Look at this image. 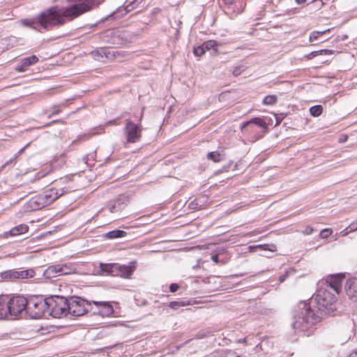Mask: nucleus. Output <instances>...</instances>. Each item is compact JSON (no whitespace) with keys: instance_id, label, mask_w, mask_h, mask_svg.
<instances>
[{"instance_id":"obj_1","label":"nucleus","mask_w":357,"mask_h":357,"mask_svg":"<svg viewBox=\"0 0 357 357\" xmlns=\"http://www.w3.org/2000/svg\"><path fill=\"white\" fill-rule=\"evenodd\" d=\"M73 5L63 9L56 6L51 7L42 12L36 22L23 20L22 23L35 29L42 27L45 29L64 24L79 16L97 8L104 0H67Z\"/></svg>"},{"instance_id":"obj_2","label":"nucleus","mask_w":357,"mask_h":357,"mask_svg":"<svg viewBox=\"0 0 357 357\" xmlns=\"http://www.w3.org/2000/svg\"><path fill=\"white\" fill-rule=\"evenodd\" d=\"M319 320V314H317L305 302H301L294 311L292 328L296 332L307 331Z\"/></svg>"},{"instance_id":"obj_3","label":"nucleus","mask_w":357,"mask_h":357,"mask_svg":"<svg viewBox=\"0 0 357 357\" xmlns=\"http://www.w3.org/2000/svg\"><path fill=\"white\" fill-rule=\"evenodd\" d=\"M335 301V296L328 289L321 288L318 290L314 298H311L307 304L312 307V305L316 303L317 307L316 314L321 317L323 312L325 314H331L333 312V303Z\"/></svg>"},{"instance_id":"obj_4","label":"nucleus","mask_w":357,"mask_h":357,"mask_svg":"<svg viewBox=\"0 0 357 357\" xmlns=\"http://www.w3.org/2000/svg\"><path fill=\"white\" fill-rule=\"evenodd\" d=\"M47 298L33 297L27 299L26 314L31 319H40L47 315Z\"/></svg>"},{"instance_id":"obj_5","label":"nucleus","mask_w":357,"mask_h":357,"mask_svg":"<svg viewBox=\"0 0 357 357\" xmlns=\"http://www.w3.org/2000/svg\"><path fill=\"white\" fill-rule=\"evenodd\" d=\"M47 315L61 318L68 314V299L63 296H53L47 298Z\"/></svg>"},{"instance_id":"obj_6","label":"nucleus","mask_w":357,"mask_h":357,"mask_svg":"<svg viewBox=\"0 0 357 357\" xmlns=\"http://www.w3.org/2000/svg\"><path fill=\"white\" fill-rule=\"evenodd\" d=\"M68 314L75 317L84 314L93 310L92 303L79 297H71L68 299Z\"/></svg>"},{"instance_id":"obj_7","label":"nucleus","mask_w":357,"mask_h":357,"mask_svg":"<svg viewBox=\"0 0 357 357\" xmlns=\"http://www.w3.org/2000/svg\"><path fill=\"white\" fill-rule=\"evenodd\" d=\"M10 315L18 316L22 314H26L27 299L24 296H17L10 297L8 296Z\"/></svg>"},{"instance_id":"obj_8","label":"nucleus","mask_w":357,"mask_h":357,"mask_svg":"<svg viewBox=\"0 0 357 357\" xmlns=\"http://www.w3.org/2000/svg\"><path fill=\"white\" fill-rule=\"evenodd\" d=\"M142 126L134 123L130 120H127L124 128V134L126 141L128 143H135L139 142L142 137Z\"/></svg>"},{"instance_id":"obj_9","label":"nucleus","mask_w":357,"mask_h":357,"mask_svg":"<svg viewBox=\"0 0 357 357\" xmlns=\"http://www.w3.org/2000/svg\"><path fill=\"white\" fill-rule=\"evenodd\" d=\"M36 272L33 269L8 270L1 273V277L5 280H15L29 279L34 277Z\"/></svg>"},{"instance_id":"obj_10","label":"nucleus","mask_w":357,"mask_h":357,"mask_svg":"<svg viewBox=\"0 0 357 357\" xmlns=\"http://www.w3.org/2000/svg\"><path fill=\"white\" fill-rule=\"evenodd\" d=\"M93 314H98L102 317H109L114 312L112 305L107 301H92Z\"/></svg>"},{"instance_id":"obj_11","label":"nucleus","mask_w":357,"mask_h":357,"mask_svg":"<svg viewBox=\"0 0 357 357\" xmlns=\"http://www.w3.org/2000/svg\"><path fill=\"white\" fill-rule=\"evenodd\" d=\"M63 192H59V190L54 188H50L40 194L46 206L52 204L54 200L59 198Z\"/></svg>"},{"instance_id":"obj_12","label":"nucleus","mask_w":357,"mask_h":357,"mask_svg":"<svg viewBox=\"0 0 357 357\" xmlns=\"http://www.w3.org/2000/svg\"><path fill=\"white\" fill-rule=\"evenodd\" d=\"M345 291L349 298L357 303V280H348L345 284Z\"/></svg>"},{"instance_id":"obj_13","label":"nucleus","mask_w":357,"mask_h":357,"mask_svg":"<svg viewBox=\"0 0 357 357\" xmlns=\"http://www.w3.org/2000/svg\"><path fill=\"white\" fill-rule=\"evenodd\" d=\"M132 264H135V262ZM117 270H116L115 276H120L122 278H129L135 270V265H119L116 264Z\"/></svg>"},{"instance_id":"obj_14","label":"nucleus","mask_w":357,"mask_h":357,"mask_svg":"<svg viewBox=\"0 0 357 357\" xmlns=\"http://www.w3.org/2000/svg\"><path fill=\"white\" fill-rule=\"evenodd\" d=\"M46 206L40 195L32 197L27 203L26 209L29 211H36Z\"/></svg>"},{"instance_id":"obj_15","label":"nucleus","mask_w":357,"mask_h":357,"mask_svg":"<svg viewBox=\"0 0 357 357\" xmlns=\"http://www.w3.org/2000/svg\"><path fill=\"white\" fill-rule=\"evenodd\" d=\"M38 61V58L35 55L24 58L21 60L20 64L15 67V70L18 72H24L29 66L35 64Z\"/></svg>"},{"instance_id":"obj_16","label":"nucleus","mask_w":357,"mask_h":357,"mask_svg":"<svg viewBox=\"0 0 357 357\" xmlns=\"http://www.w3.org/2000/svg\"><path fill=\"white\" fill-rule=\"evenodd\" d=\"M8 295L0 296V319H5L10 315Z\"/></svg>"},{"instance_id":"obj_17","label":"nucleus","mask_w":357,"mask_h":357,"mask_svg":"<svg viewBox=\"0 0 357 357\" xmlns=\"http://www.w3.org/2000/svg\"><path fill=\"white\" fill-rule=\"evenodd\" d=\"M343 278L340 275H333L329 277L326 282L329 284L331 289L336 294H339L342 287V282Z\"/></svg>"},{"instance_id":"obj_18","label":"nucleus","mask_w":357,"mask_h":357,"mask_svg":"<svg viewBox=\"0 0 357 357\" xmlns=\"http://www.w3.org/2000/svg\"><path fill=\"white\" fill-rule=\"evenodd\" d=\"M253 126H258L259 128L264 129V132H266V129L267 128L266 123L264 119L260 117L251 119L250 121L243 122L242 123V128L252 127Z\"/></svg>"},{"instance_id":"obj_19","label":"nucleus","mask_w":357,"mask_h":357,"mask_svg":"<svg viewBox=\"0 0 357 357\" xmlns=\"http://www.w3.org/2000/svg\"><path fill=\"white\" fill-rule=\"evenodd\" d=\"M60 266L61 275L73 274L77 272L76 264L70 262L59 264Z\"/></svg>"},{"instance_id":"obj_20","label":"nucleus","mask_w":357,"mask_h":357,"mask_svg":"<svg viewBox=\"0 0 357 357\" xmlns=\"http://www.w3.org/2000/svg\"><path fill=\"white\" fill-rule=\"evenodd\" d=\"M43 275L46 278H52L61 275L59 264H54L47 267L43 272Z\"/></svg>"},{"instance_id":"obj_21","label":"nucleus","mask_w":357,"mask_h":357,"mask_svg":"<svg viewBox=\"0 0 357 357\" xmlns=\"http://www.w3.org/2000/svg\"><path fill=\"white\" fill-rule=\"evenodd\" d=\"M100 271L102 273H105L106 275H112L115 276L116 275V270H117L116 268V264H100Z\"/></svg>"},{"instance_id":"obj_22","label":"nucleus","mask_w":357,"mask_h":357,"mask_svg":"<svg viewBox=\"0 0 357 357\" xmlns=\"http://www.w3.org/2000/svg\"><path fill=\"white\" fill-rule=\"evenodd\" d=\"M29 230L26 225L22 224L12 228L8 232H6V235L9 234L10 236H17L26 233Z\"/></svg>"},{"instance_id":"obj_23","label":"nucleus","mask_w":357,"mask_h":357,"mask_svg":"<svg viewBox=\"0 0 357 357\" xmlns=\"http://www.w3.org/2000/svg\"><path fill=\"white\" fill-rule=\"evenodd\" d=\"M205 51L206 50H212V54H216L218 52V47L220 46V44L216 40H209L204 42L202 44Z\"/></svg>"},{"instance_id":"obj_24","label":"nucleus","mask_w":357,"mask_h":357,"mask_svg":"<svg viewBox=\"0 0 357 357\" xmlns=\"http://www.w3.org/2000/svg\"><path fill=\"white\" fill-rule=\"evenodd\" d=\"M126 235V231L116 229V230H113V231H109L108 233H107L106 236L108 238L113 239V238H121V237L125 236Z\"/></svg>"},{"instance_id":"obj_25","label":"nucleus","mask_w":357,"mask_h":357,"mask_svg":"<svg viewBox=\"0 0 357 357\" xmlns=\"http://www.w3.org/2000/svg\"><path fill=\"white\" fill-rule=\"evenodd\" d=\"M97 129L98 130V131L96 132V133L103 132V130H104V128L102 126H99ZM95 134H96V132H93L91 134L80 135L77 137V139L76 140L73 142V144H75L77 141H79V140L85 141L86 139H89L91 136H92Z\"/></svg>"},{"instance_id":"obj_26","label":"nucleus","mask_w":357,"mask_h":357,"mask_svg":"<svg viewBox=\"0 0 357 357\" xmlns=\"http://www.w3.org/2000/svg\"><path fill=\"white\" fill-rule=\"evenodd\" d=\"M277 100H278L277 96H275V95H268V96H266L263 99L262 102H263L264 105H274L277 102Z\"/></svg>"},{"instance_id":"obj_27","label":"nucleus","mask_w":357,"mask_h":357,"mask_svg":"<svg viewBox=\"0 0 357 357\" xmlns=\"http://www.w3.org/2000/svg\"><path fill=\"white\" fill-rule=\"evenodd\" d=\"M329 31H330V29H326V30L321 31H312L310 36V41L313 42V41L317 40L321 36L325 34L326 33L328 32Z\"/></svg>"},{"instance_id":"obj_28","label":"nucleus","mask_w":357,"mask_h":357,"mask_svg":"<svg viewBox=\"0 0 357 357\" xmlns=\"http://www.w3.org/2000/svg\"><path fill=\"white\" fill-rule=\"evenodd\" d=\"M323 108L321 105H314L310 109V112L313 116H319L321 114Z\"/></svg>"},{"instance_id":"obj_29","label":"nucleus","mask_w":357,"mask_h":357,"mask_svg":"<svg viewBox=\"0 0 357 357\" xmlns=\"http://www.w3.org/2000/svg\"><path fill=\"white\" fill-rule=\"evenodd\" d=\"M256 248L263 250H269L271 252H275L277 250L276 245L274 244L258 245Z\"/></svg>"},{"instance_id":"obj_30","label":"nucleus","mask_w":357,"mask_h":357,"mask_svg":"<svg viewBox=\"0 0 357 357\" xmlns=\"http://www.w3.org/2000/svg\"><path fill=\"white\" fill-rule=\"evenodd\" d=\"M188 303L183 301H172L169 303V306L174 310H176L180 307H183L187 305Z\"/></svg>"},{"instance_id":"obj_31","label":"nucleus","mask_w":357,"mask_h":357,"mask_svg":"<svg viewBox=\"0 0 357 357\" xmlns=\"http://www.w3.org/2000/svg\"><path fill=\"white\" fill-rule=\"evenodd\" d=\"M207 158L214 162H219L220 161V154L217 151L210 152L207 155Z\"/></svg>"},{"instance_id":"obj_32","label":"nucleus","mask_w":357,"mask_h":357,"mask_svg":"<svg viewBox=\"0 0 357 357\" xmlns=\"http://www.w3.org/2000/svg\"><path fill=\"white\" fill-rule=\"evenodd\" d=\"M346 229L349 230L348 231H345V230L341 231L342 236H345L351 231L357 230V220L353 222Z\"/></svg>"},{"instance_id":"obj_33","label":"nucleus","mask_w":357,"mask_h":357,"mask_svg":"<svg viewBox=\"0 0 357 357\" xmlns=\"http://www.w3.org/2000/svg\"><path fill=\"white\" fill-rule=\"evenodd\" d=\"M206 52L203 45H199L194 48V54L197 56H201Z\"/></svg>"},{"instance_id":"obj_34","label":"nucleus","mask_w":357,"mask_h":357,"mask_svg":"<svg viewBox=\"0 0 357 357\" xmlns=\"http://www.w3.org/2000/svg\"><path fill=\"white\" fill-rule=\"evenodd\" d=\"M332 234L331 229H324L320 231L319 236L321 238H326Z\"/></svg>"},{"instance_id":"obj_35","label":"nucleus","mask_w":357,"mask_h":357,"mask_svg":"<svg viewBox=\"0 0 357 357\" xmlns=\"http://www.w3.org/2000/svg\"><path fill=\"white\" fill-rule=\"evenodd\" d=\"M121 208H122V207H121V204L119 203H117V204L116 203L109 207V211L111 213H115L119 211H121Z\"/></svg>"},{"instance_id":"obj_36","label":"nucleus","mask_w":357,"mask_h":357,"mask_svg":"<svg viewBox=\"0 0 357 357\" xmlns=\"http://www.w3.org/2000/svg\"><path fill=\"white\" fill-rule=\"evenodd\" d=\"M317 52H318V55H319V54L331 55L333 53V51L331 50H318Z\"/></svg>"},{"instance_id":"obj_37","label":"nucleus","mask_w":357,"mask_h":357,"mask_svg":"<svg viewBox=\"0 0 357 357\" xmlns=\"http://www.w3.org/2000/svg\"><path fill=\"white\" fill-rule=\"evenodd\" d=\"M29 144L24 146L23 148H22L15 155V157L13 158V160H15L20 155H21L25 150V149L29 146ZM13 160H10V162H11Z\"/></svg>"},{"instance_id":"obj_38","label":"nucleus","mask_w":357,"mask_h":357,"mask_svg":"<svg viewBox=\"0 0 357 357\" xmlns=\"http://www.w3.org/2000/svg\"><path fill=\"white\" fill-rule=\"evenodd\" d=\"M312 232H313V228L310 226L306 227L305 229L303 231V234L305 235L311 234Z\"/></svg>"},{"instance_id":"obj_39","label":"nucleus","mask_w":357,"mask_h":357,"mask_svg":"<svg viewBox=\"0 0 357 357\" xmlns=\"http://www.w3.org/2000/svg\"><path fill=\"white\" fill-rule=\"evenodd\" d=\"M318 52H319L317 51L312 52L309 54L306 55L305 58H306L308 60L312 59L318 55Z\"/></svg>"},{"instance_id":"obj_40","label":"nucleus","mask_w":357,"mask_h":357,"mask_svg":"<svg viewBox=\"0 0 357 357\" xmlns=\"http://www.w3.org/2000/svg\"><path fill=\"white\" fill-rule=\"evenodd\" d=\"M178 285L176 283H172L169 286V290L171 292H175L178 289Z\"/></svg>"},{"instance_id":"obj_41","label":"nucleus","mask_w":357,"mask_h":357,"mask_svg":"<svg viewBox=\"0 0 357 357\" xmlns=\"http://www.w3.org/2000/svg\"><path fill=\"white\" fill-rule=\"evenodd\" d=\"M242 70H243L241 66L236 67L233 71V75L234 76H238L241 73Z\"/></svg>"},{"instance_id":"obj_42","label":"nucleus","mask_w":357,"mask_h":357,"mask_svg":"<svg viewBox=\"0 0 357 357\" xmlns=\"http://www.w3.org/2000/svg\"><path fill=\"white\" fill-rule=\"evenodd\" d=\"M241 128L242 130H244L246 132H255V126L252 127H248V128H242V124L241 125Z\"/></svg>"},{"instance_id":"obj_43","label":"nucleus","mask_w":357,"mask_h":357,"mask_svg":"<svg viewBox=\"0 0 357 357\" xmlns=\"http://www.w3.org/2000/svg\"><path fill=\"white\" fill-rule=\"evenodd\" d=\"M60 112H61L60 109H56V110L53 111L52 112V114L48 116V118L50 119L52 116L58 114Z\"/></svg>"},{"instance_id":"obj_44","label":"nucleus","mask_w":357,"mask_h":357,"mask_svg":"<svg viewBox=\"0 0 357 357\" xmlns=\"http://www.w3.org/2000/svg\"><path fill=\"white\" fill-rule=\"evenodd\" d=\"M218 255H214L211 257V259L215 262V263H218L219 261V259H218Z\"/></svg>"},{"instance_id":"obj_45","label":"nucleus","mask_w":357,"mask_h":357,"mask_svg":"<svg viewBox=\"0 0 357 357\" xmlns=\"http://www.w3.org/2000/svg\"><path fill=\"white\" fill-rule=\"evenodd\" d=\"M349 357H357V349L351 352Z\"/></svg>"},{"instance_id":"obj_46","label":"nucleus","mask_w":357,"mask_h":357,"mask_svg":"<svg viewBox=\"0 0 357 357\" xmlns=\"http://www.w3.org/2000/svg\"><path fill=\"white\" fill-rule=\"evenodd\" d=\"M347 136H342L340 138V142H344L347 140Z\"/></svg>"},{"instance_id":"obj_47","label":"nucleus","mask_w":357,"mask_h":357,"mask_svg":"<svg viewBox=\"0 0 357 357\" xmlns=\"http://www.w3.org/2000/svg\"><path fill=\"white\" fill-rule=\"evenodd\" d=\"M296 2L298 4L304 3L306 0H295Z\"/></svg>"},{"instance_id":"obj_48","label":"nucleus","mask_w":357,"mask_h":357,"mask_svg":"<svg viewBox=\"0 0 357 357\" xmlns=\"http://www.w3.org/2000/svg\"><path fill=\"white\" fill-rule=\"evenodd\" d=\"M284 276H280V280L281 282H283V281H284Z\"/></svg>"},{"instance_id":"obj_49","label":"nucleus","mask_w":357,"mask_h":357,"mask_svg":"<svg viewBox=\"0 0 357 357\" xmlns=\"http://www.w3.org/2000/svg\"><path fill=\"white\" fill-rule=\"evenodd\" d=\"M112 123H113V121H109V122L107 123V124H108V125L109 124H112Z\"/></svg>"},{"instance_id":"obj_50","label":"nucleus","mask_w":357,"mask_h":357,"mask_svg":"<svg viewBox=\"0 0 357 357\" xmlns=\"http://www.w3.org/2000/svg\"><path fill=\"white\" fill-rule=\"evenodd\" d=\"M59 121H53L52 122L50 123H56V122H59Z\"/></svg>"},{"instance_id":"obj_51","label":"nucleus","mask_w":357,"mask_h":357,"mask_svg":"<svg viewBox=\"0 0 357 357\" xmlns=\"http://www.w3.org/2000/svg\"><path fill=\"white\" fill-rule=\"evenodd\" d=\"M236 357H241V356H236Z\"/></svg>"}]
</instances>
